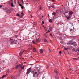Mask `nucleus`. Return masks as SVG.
<instances>
[{"instance_id": "1", "label": "nucleus", "mask_w": 79, "mask_h": 79, "mask_svg": "<svg viewBox=\"0 0 79 79\" xmlns=\"http://www.w3.org/2000/svg\"><path fill=\"white\" fill-rule=\"evenodd\" d=\"M17 43V40H12L10 42V43L12 45L16 44Z\"/></svg>"}, {"instance_id": "2", "label": "nucleus", "mask_w": 79, "mask_h": 79, "mask_svg": "<svg viewBox=\"0 0 79 79\" xmlns=\"http://www.w3.org/2000/svg\"><path fill=\"white\" fill-rule=\"evenodd\" d=\"M31 70H32V68H31V67H30L28 69H27L26 72V74H29L31 72Z\"/></svg>"}, {"instance_id": "3", "label": "nucleus", "mask_w": 79, "mask_h": 79, "mask_svg": "<svg viewBox=\"0 0 79 79\" xmlns=\"http://www.w3.org/2000/svg\"><path fill=\"white\" fill-rule=\"evenodd\" d=\"M64 10H65V11H64V12H65L64 15H65V16H66V13L68 12V9H67V8L65 7Z\"/></svg>"}, {"instance_id": "4", "label": "nucleus", "mask_w": 79, "mask_h": 79, "mask_svg": "<svg viewBox=\"0 0 79 79\" xmlns=\"http://www.w3.org/2000/svg\"><path fill=\"white\" fill-rule=\"evenodd\" d=\"M72 45H73L74 47H77V44L76 42H73Z\"/></svg>"}, {"instance_id": "5", "label": "nucleus", "mask_w": 79, "mask_h": 79, "mask_svg": "<svg viewBox=\"0 0 79 79\" xmlns=\"http://www.w3.org/2000/svg\"><path fill=\"white\" fill-rule=\"evenodd\" d=\"M32 73L33 75V77H34L35 78L36 77V74H37V72H32Z\"/></svg>"}, {"instance_id": "6", "label": "nucleus", "mask_w": 79, "mask_h": 79, "mask_svg": "<svg viewBox=\"0 0 79 79\" xmlns=\"http://www.w3.org/2000/svg\"><path fill=\"white\" fill-rule=\"evenodd\" d=\"M64 9H63L62 10H61L60 11V13H65V12H64Z\"/></svg>"}, {"instance_id": "7", "label": "nucleus", "mask_w": 79, "mask_h": 79, "mask_svg": "<svg viewBox=\"0 0 79 79\" xmlns=\"http://www.w3.org/2000/svg\"><path fill=\"white\" fill-rule=\"evenodd\" d=\"M72 51L74 53H76L77 52V50L76 49H72Z\"/></svg>"}, {"instance_id": "8", "label": "nucleus", "mask_w": 79, "mask_h": 79, "mask_svg": "<svg viewBox=\"0 0 79 79\" xmlns=\"http://www.w3.org/2000/svg\"><path fill=\"white\" fill-rule=\"evenodd\" d=\"M67 47L68 49H69L70 50H71L73 48V47L72 46H68Z\"/></svg>"}, {"instance_id": "9", "label": "nucleus", "mask_w": 79, "mask_h": 79, "mask_svg": "<svg viewBox=\"0 0 79 79\" xmlns=\"http://www.w3.org/2000/svg\"><path fill=\"white\" fill-rule=\"evenodd\" d=\"M40 51V52L41 53V54H42V53H43V51L44 50L42 49H40L39 50Z\"/></svg>"}, {"instance_id": "10", "label": "nucleus", "mask_w": 79, "mask_h": 79, "mask_svg": "<svg viewBox=\"0 0 79 79\" xmlns=\"http://www.w3.org/2000/svg\"><path fill=\"white\" fill-rule=\"evenodd\" d=\"M54 71L55 73H56V74H58V71H57V70H56V69H54Z\"/></svg>"}, {"instance_id": "11", "label": "nucleus", "mask_w": 79, "mask_h": 79, "mask_svg": "<svg viewBox=\"0 0 79 79\" xmlns=\"http://www.w3.org/2000/svg\"><path fill=\"white\" fill-rule=\"evenodd\" d=\"M24 51H23L21 52L19 54V56H21L22 55H23V53H24Z\"/></svg>"}, {"instance_id": "12", "label": "nucleus", "mask_w": 79, "mask_h": 79, "mask_svg": "<svg viewBox=\"0 0 79 79\" xmlns=\"http://www.w3.org/2000/svg\"><path fill=\"white\" fill-rule=\"evenodd\" d=\"M6 76H8V74L3 76L1 77L2 79H3V78H4V77H6Z\"/></svg>"}, {"instance_id": "13", "label": "nucleus", "mask_w": 79, "mask_h": 79, "mask_svg": "<svg viewBox=\"0 0 79 79\" xmlns=\"http://www.w3.org/2000/svg\"><path fill=\"white\" fill-rule=\"evenodd\" d=\"M73 42L70 41L69 43H68V44H69V45H73Z\"/></svg>"}, {"instance_id": "14", "label": "nucleus", "mask_w": 79, "mask_h": 79, "mask_svg": "<svg viewBox=\"0 0 79 79\" xmlns=\"http://www.w3.org/2000/svg\"><path fill=\"white\" fill-rule=\"evenodd\" d=\"M33 51L34 52H36V48H33Z\"/></svg>"}, {"instance_id": "15", "label": "nucleus", "mask_w": 79, "mask_h": 79, "mask_svg": "<svg viewBox=\"0 0 79 79\" xmlns=\"http://www.w3.org/2000/svg\"><path fill=\"white\" fill-rule=\"evenodd\" d=\"M49 30H50V31H52L53 30V29H52V27H50L49 28Z\"/></svg>"}, {"instance_id": "16", "label": "nucleus", "mask_w": 79, "mask_h": 79, "mask_svg": "<svg viewBox=\"0 0 79 79\" xmlns=\"http://www.w3.org/2000/svg\"><path fill=\"white\" fill-rule=\"evenodd\" d=\"M73 12H72V11H69V14L70 15H73Z\"/></svg>"}, {"instance_id": "17", "label": "nucleus", "mask_w": 79, "mask_h": 79, "mask_svg": "<svg viewBox=\"0 0 79 79\" xmlns=\"http://www.w3.org/2000/svg\"><path fill=\"white\" fill-rule=\"evenodd\" d=\"M19 68H22V66H23V64L19 65Z\"/></svg>"}, {"instance_id": "18", "label": "nucleus", "mask_w": 79, "mask_h": 79, "mask_svg": "<svg viewBox=\"0 0 79 79\" xmlns=\"http://www.w3.org/2000/svg\"><path fill=\"white\" fill-rule=\"evenodd\" d=\"M40 38H38L37 40V42H39L40 41Z\"/></svg>"}, {"instance_id": "19", "label": "nucleus", "mask_w": 79, "mask_h": 79, "mask_svg": "<svg viewBox=\"0 0 79 79\" xmlns=\"http://www.w3.org/2000/svg\"><path fill=\"white\" fill-rule=\"evenodd\" d=\"M55 79H59V77H58L57 75H56L55 76Z\"/></svg>"}, {"instance_id": "20", "label": "nucleus", "mask_w": 79, "mask_h": 79, "mask_svg": "<svg viewBox=\"0 0 79 79\" xmlns=\"http://www.w3.org/2000/svg\"><path fill=\"white\" fill-rule=\"evenodd\" d=\"M11 78H12V79H15L16 78H15V76H11Z\"/></svg>"}, {"instance_id": "21", "label": "nucleus", "mask_w": 79, "mask_h": 79, "mask_svg": "<svg viewBox=\"0 0 79 79\" xmlns=\"http://www.w3.org/2000/svg\"><path fill=\"white\" fill-rule=\"evenodd\" d=\"M13 0H11L9 1V3H11H11H13Z\"/></svg>"}, {"instance_id": "22", "label": "nucleus", "mask_w": 79, "mask_h": 79, "mask_svg": "<svg viewBox=\"0 0 79 79\" xmlns=\"http://www.w3.org/2000/svg\"><path fill=\"white\" fill-rule=\"evenodd\" d=\"M44 41L45 42H47V43H48V41L45 38L44 39Z\"/></svg>"}, {"instance_id": "23", "label": "nucleus", "mask_w": 79, "mask_h": 79, "mask_svg": "<svg viewBox=\"0 0 79 79\" xmlns=\"http://www.w3.org/2000/svg\"><path fill=\"white\" fill-rule=\"evenodd\" d=\"M52 15L54 16H56V13L55 12H53V13H52Z\"/></svg>"}, {"instance_id": "24", "label": "nucleus", "mask_w": 79, "mask_h": 79, "mask_svg": "<svg viewBox=\"0 0 79 79\" xmlns=\"http://www.w3.org/2000/svg\"><path fill=\"white\" fill-rule=\"evenodd\" d=\"M32 71L33 73H35V72H36V70L35 69H34L32 70Z\"/></svg>"}, {"instance_id": "25", "label": "nucleus", "mask_w": 79, "mask_h": 79, "mask_svg": "<svg viewBox=\"0 0 79 79\" xmlns=\"http://www.w3.org/2000/svg\"><path fill=\"white\" fill-rule=\"evenodd\" d=\"M70 18H71V15H69V16H68L67 17V18L68 19H69Z\"/></svg>"}, {"instance_id": "26", "label": "nucleus", "mask_w": 79, "mask_h": 79, "mask_svg": "<svg viewBox=\"0 0 79 79\" xmlns=\"http://www.w3.org/2000/svg\"><path fill=\"white\" fill-rule=\"evenodd\" d=\"M11 5L12 7H13V6H14V5H13V3H12L11 4Z\"/></svg>"}, {"instance_id": "27", "label": "nucleus", "mask_w": 79, "mask_h": 79, "mask_svg": "<svg viewBox=\"0 0 79 79\" xmlns=\"http://www.w3.org/2000/svg\"><path fill=\"white\" fill-rule=\"evenodd\" d=\"M21 15H22V16H24V13H23V12H22L21 13Z\"/></svg>"}, {"instance_id": "28", "label": "nucleus", "mask_w": 79, "mask_h": 79, "mask_svg": "<svg viewBox=\"0 0 79 79\" xmlns=\"http://www.w3.org/2000/svg\"><path fill=\"white\" fill-rule=\"evenodd\" d=\"M64 49L65 50H68V48H64Z\"/></svg>"}, {"instance_id": "29", "label": "nucleus", "mask_w": 79, "mask_h": 79, "mask_svg": "<svg viewBox=\"0 0 79 79\" xmlns=\"http://www.w3.org/2000/svg\"><path fill=\"white\" fill-rule=\"evenodd\" d=\"M33 24H34V25H37V23H36V22H34Z\"/></svg>"}, {"instance_id": "30", "label": "nucleus", "mask_w": 79, "mask_h": 79, "mask_svg": "<svg viewBox=\"0 0 79 79\" xmlns=\"http://www.w3.org/2000/svg\"><path fill=\"white\" fill-rule=\"evenodd\" d=\"M62 53V52H61V51H60L59 52V53L60 54V55H61V54Z\"/></svg>"}, {"instance_id": "31", "label": "nucleus", "mask_w": 79, "mask_h": 79, "mask_svg": "<svg viewBox=\"0 0 79 79\" xmlns=\"http://www.w3.org/2000/svg\"><path fill=\"white\" fill-rule=\"evenodd\" d=\"M73 60H78V59H78V58H73Z\"/></svg>"}, {"instance_id": "32", "label": "nucleus", "mask_w": 79, "mask_h": 79, "mask_svg": "<svg viewBox=\"0 0 79 79\" xmlns=\"http://www.w3.org/2000/svg\"><path fill=\"white\" fill-rule=\"evenodd\" d=\"M22 2L23 4V5H24V1L22 0Z\"/></svg>"}, {"instance_id": "33", "label": "nucleus", "mask_w": 79, "mask_h": 79, "mask_svg": "<svg viewBox=\"0 0 79 79\" xmlns=\"http://www.w3.org/2000/svg\"><path fill=\"white\" fill-rule=\"evenodd\" d=\"M52 19H49V22H50V23H51L52 22Z\"/></svg>"}, {"instance_id": "34", "label": "nucleus", "mask_w": 79, "mask_h": 79, "mask_svg": "<svg viewBox=\"0 0 79 79\" xmlns=\"http://www.w3.org/2000/svg\"><path fill=\"white\" fill-rule=\"evenodd\" d=\"M21 68H22V69H24V66H23V67H22Z\"/></svg>"}, {"instance_id": "35", "label": "nucleus", "mask_w": 79, "mask_h": 79, "mask_svg": "<svg viewBox=\"0 0 79 79\" xmlns=\"http://www.w3.org/2000/svg\"><path fill=\"white\" fill-rule=\"evenodd\" d=\"M18 67H19V65H17V66L16 67V69H18Z\"/></svg>"}, {"instance_id": "36", "label": "nucleus", "mask_w": 79, "mask_h": 79, "mask_svg": "<svg viewBox=\"0 0 79 79\" xmlns=\"http://www.w3.org/2000/svg\"><path fill=\"white\" fill-rule=\"evenodd\" d=\"M3 7V5H0V8H2Z\"/></svg>"}, {"instance_id": "37", "label": "nucleus", "mask_w": 79, "mask_h": 79, "mask_svg": "<svg viewBox=\"0 0 79 79\" xmlns=\"http://www.w3.org/2000/svg\"><path fill=\"white\" fill-rule=\"evenodd\" d=\"M54 6L53 5H52L51 6V7H52V8H54Z\"/></svg>"}, {"instance_id": "38", "label": "nucleus", "mask_w": 79, "mask_h": 79, "mask_svg": "<svg viewBox=\"0 0 79 79\" xmlns=\"http://www.w3.org/2000/svg\"><path fill=\"white\" fill-rule=\"evenodd\" d=\"M44 36L45 37H47V35L46 34L44 35Z\"/></svg>"}, {"instance_id": "39", "label": "nucleus", "mask_w": 79, "mask_h": 79, "mask_svg": "<svg viewBox=\"0 0 79 79\" xmlns=\"http://www.w3.org/2000/svg\"><path fill=\"white\" fill-rule=\"evenodd\" d=\"M32 42L33 43H35V41L33 40L32 41Z\"/></svg>"}, {"instance_id": "40", "label": "nucleus", "mask_w": 79, "mask_h": 79, "mask_svg": "<svg viewBox=\"0 0 79 79\" xmlns=\"http://www.w3.org/2000/svg\"><path fill=\"white\" fill-rule=\"evenodd\" d=\"M17 16H19V14L18 13L16 14Z\"/></svg>"}, {"instance_id": "41", "label": "nucleus", "mask_w": 79, "mask_h": 79, "mask_svg": "<svg viewBox=\"0 0 79 79\" xmlns=\"http://www.w3.org/2000/svg\"><path fill=\"white\" fill-rule=\"evenodd\" d=\"M19 5L20 6H21L22 7H23V6L21 5V4H19Z\"/></svg>"}, {"instance_id": "42", "label": "nucleus", "mask_w": 79, "mask_h": 79, "mask_svg": "<svg viewBox=\"0 0 79 79\" xmlns=\"http://www.w3.org/2000/svg\"><path fill=\"white\" fill-rule=\"evenodd\" d=\"M42 23L43 24H44V21H42Z\"/></svg>"}, {"instance_id": "43", "label": "nucleus", "mask_w": 79, "mask_h": 79, "mask_svg": "<svg viewBox=\"0 0 79 79\" xmlns=\"http://www.w3.org/2000/svg\"><path fill=\"white\" fill-rule=\"evenodd\" d=\"M14 2L15 4H16V1L15 0H14Z\"/></svg>"}, {"instance_id": "44", "label": "nucleus", "mask_w": 79, "mask_h": 79, "mask_svg": "<svg viewBox=\"0 0 79 79\" xmlns=\"http://www.w3.org/2000/svg\"><path fill=\"white\" fill-rule=\"evenodd\" d=\"M19 16H20V18H22V17H23V16L22 15H19Z\"/></svg>"}, {"instance_id": "45", "label": "nucleus", "mask_w": 79, "mask_h": 79, "mask_svg": "<svg viewBox=\"0 0 79 79\" xmlns=\"http://www.w3.org/2000/svg\"><path fill=\"white\" fill-rule=\"evenodd\" d=\"M50 36H51V37H53V35H52V34H50Z\"/></svg>"}, {"instance_id": "46", "label": "nucleus", "mask_w": 79, "mask_h": 79, "mask_svg": "<svg viewBox=\"0 0 79 79\" xmlns=\"http://www.w3.org/2000/svg\"><path fill=\"white\" fill-rule=\"evenodd\" d=\"M60 40H61V39H62V38L61 37H60Z\"/></svg>"}, {"instance_id": "47", "label": "nucleus", "mask_w": 79, "mask_h": 79, "mask_svg": "<svg viewBox=\"0 0 79 79\" xmlns=\"http://www.w3.org/2000/svg\"><path fill=\"white\" fill-rule=\"evenodd\" d=\"M36 1V2H38L39 1V0H35Z\"/></svg>"}, {"instance_id": "48", "label": "nucleus", "mask_w": 79, "mask_h": 79, "mask_svg": "<svg viewBox=\"0 0 79 79\" xmlns=\"http://www.w3.org/2000/svg\"><path fill=\"white\" fill-rule=\"evenodd\" d=\"M41 9H42V7H40V8H39V10H41Z\"/></svg>"}, {"instance_id": "49", "label": "nucleus", "mask_w": 79, "mask_h": 79, "mask_svg": "<svg viewBox=\"0 0 79 79\" xmlns=\"http://www.w3.org/2000/svg\"><path fill=\"white\" fill-rule=\"evenodd\" d=\"M12 40V39L11 38H10V40H11V41H12V40Z\"/></svg>"}, {"instance_id": "50", "label": "nucleus", "mask_w": 79, "mask_h": 79, "mask_svg": "<svg viewBox=\"0 0 79 79\" xmlns=\"http://www.w3.org/2000/svg\"><path fill=\"white\" fill-rule=\"evenodd\" d=\"M77 51H78V52H79V48H78Z\"/></svg>"}, {"instance_id": "51", "label": "nucleus", "mask_w": 79, "mask_h": 79, "mask_svg": "<svg viewBox=\"0 0 79 79\" xmlns=\"http://www.w3.org/2000/svg\"><path fill=\"white\" fill-rule=\"evenodd\" d=\"M44 28L45 31H46V30H47V28H46V27H44Z\"/></svg>"}, {"instance_id": "52", "label": "nucleus", "mask_w": 79, "mask_h": 79, "mask_svg": "<svg viewBox=\"0 0 79 79\" xmlns=\"http://www.w3.org/2000/svg\"><path fill=\"white\" fill-rule=\"evenodd\" d=\"M49 53H50V52H51V51H50V49L49 50Z\"/></svg>"}, {"instance_id": "53", "label": "nucleus", "mask_w": 79, "mask_h": 79, "mask_svg": "<svg viewBox=\"0 0 79 79\" xmlns=\"http://www.w3.org/2000/svg\"><path fill=\"white\" fill-rule=\"evenodd\" d=\"M17 37H18V35H16L15 36V38H17Z\"/></svg>"}, {"instance_id": "54", "label": "nucleus", "mask_w": 79, "mask_h": 79, "mask_svg": "<svg viewBox=\"0 0 79 79\" xmlns=\"http://www.w3.org/2000/svg\"><path fill=\"white\" fill-rule=\"evenodd\" d=\"M48 32H50V30H48Z\"/></svg>"}, {"instance_id": "55", "label": "nucleus", "mask_w": 79, "mask_h": 79, "mask_svg": "<svg viewBox=\"0 0 79 79\" xmlns=\"http://www.w3.org/2000/svg\"><path fill=\"white\" fill-rule=\"evenodd\" d=\"M28 12L29 13H31V12L30 11H28Z\"/></svg>"}, {"instance_id": "56", "label": "nucleus", "mask_w": 79, "mask_h": 79, "mask_svg": "<svg viewBox=\"0 0 79 79\" xmlns=\"http://www.w3.org/2000/svg\"><path fill=\"white\" fill-rule=\"evenodd\" d=\"M31 58H32V56H31Z\"/></svg>"}, {"instance_id": "57", "label": "nucleus", "mask_w": 79, "mask_h": 79, "mask_svg": "<svg viewBox=\"0 0 79 79\" xmlns=\"http://www.w3.org/2000/svg\"><path fill=\"white\" fill-rule=\"evenodd\" d=\"M1 71V68L0 67V72Z\"/></svg>"}, {"instance_id": "58", "label": "nucleus", "mask_w": 79, "mask_h": 79, "mask_svg": "<svg viewBox=\"0 0 79 79\" xmlns=\"http://www.w3.org/2000/svg\"><path fill=\"white\" fill-rule=\"evenodd\" d=\"M21 8H22V9H23V7H21Z\"/></svg>"}, {"instance_id": "59", "label": "nucleus", "mask_w": 79, "mask_h": 79, "mask_svg": "<svg viewBox=\"0 0 79 79\" xmlns=\"http://www.w3.org/2000/svg\"><path fill=\"white\" fill-rule=\"evenodd\" d=\"M49 8H51V7H50V6H49Z\"/></svg>"}, {"instance_id": "60", "label": "nucleus", "mask_w": 79, "mask_h": 79, "mask_svg": "<svg viewBox=\"0 0 79 79\" xmlns=\"http://www.w3.org/2000/svg\"><path fill=\"white\" fill-rule=\"evenodd\" d=\"M52 1H55V0H52Z\"/></svg>"}, {"instance_id": "61", "label": "nucleus", "mask_w": 79, "mask_h": 79, "mask_svg": "<svg viewBox=\"0 0 79 79\" xmlns=\"http://www.w3.org/2000/svg\"><path fill=\"white\" fill-rule=\"evenodd\" d=\"M42 18H44V16H42Z\"/></svg>"}, {"instance_id": "62", "label": "nucleus", "mask_w": 79, "mask_h": 79, "mask_svg": "<svg viewBox=\"0 0 79 79\" xmlns=\"http://www.w3.org/2000/svg\"><path fill=\"white\" fill-rule=\"evenodd\" d=\"M37 76H39V75H38V74H37Z\"/></svg>"}, {"instance_id": "63", "label": "nucleus", "mask_w": 79, "mask_h": 79, "mask_svg": "<svg viewBox=\"0 0 79 79\" xmlns=\"http://www.w3.org/2000/svg\"><path fill=\"white\" fill-rule=\"evenodd\" d=\"M7 73H9V71H7Z\"/></svg>"}, {"instance_id": "64", "label": "nucleus", "mask_w": 79, "mask_h": 79, "mask_svg": "<svg viewBox=\"0 0 79 79\" xmlns=\"http://www.w3.org/2000/svg\"><path fill=\"white\" fill-rule=\"evenodd\" d=\"M24 63H26V62H24Z\"/></svg>"}]
</instances>
